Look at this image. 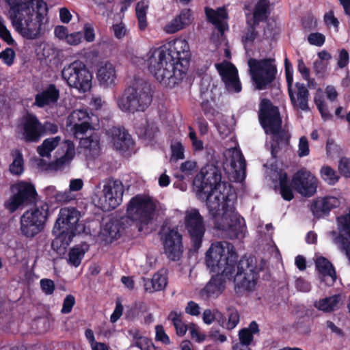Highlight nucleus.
Returning <instances> with one entry per match:
<instances>
[{"label": "nucleus", "instance_id": "f257e3e1", "mask_svg": "<svg viewBox=\"0 0 350 350\" xmlns=\"http://www.w3.org/2000/svg\"><path fill=\"white\" fill-rule=\"evenodd\" d=\"M221 180V171L214 163H206L193 180V187L198 199L206 202L215 228L225 232L230 239L245 237L244 219L236 212L235 193Z\"/></svg>", "mask_w": 350, "mask_h": 350}, {"label": "nucleus", "instance_id": "f03ea898", "mask_svg": "<svg viewBox=\"0 0 350 350\" xmlns=\"http://www.w3.org/2000/svg\"><path fill=\"white\" fill-rule=\"evenodd\" d=\"M190 56L188 42L185 40L176 39L151 49L144 62L149 72L161 84L172 88L186 75Z\"/></svg>", "mask_w": 350, "mask_h": 350}, {"label": "nucleus", "instance_id": "7ed1b4c3", "mask_svg": "<svg viewBox=\"0 0 350 350\" xmlns=\"http://www.w3.org/2000/svg\"><path fill=\"white\" fill-rule=\"evenodd\" d=\"M238 255L234 246L227 241L213 243L205 254V262L215 273L200 291L202 299L217 297L225 290L226 280L232 279Z\"/></svg>", "mask_w": 350, "mask_h": 350}, {"label": "nucleus", "instance_id": "20e7f679", "mask_svg": "<svg viewBox=\"0 0 350 350\" xmlns=\"http://www.w3.org/2000/svg\"><path fill=\"white\" fill-rule=\"evenodd\" d=\"M10 5L11 20L13 26L21 35L28 40L36 39L40 34L42 21L34 17L33 2H23V0H6Z\"/></svg>", "mask_w": 350, "mask_h": 350}, {"label": "nucleus", "instance_id": "39448f33", "mask_svg": "<svg viewBox=\"0 0 350 350\" xmlns=\"http://www.w3.org/2000/svg\"><path fill=\"white\" fill-rule=\"evenodd\" d=\"M152 97L150 84L142 79H135L124 90L122 96L118 100V105L124 112H144L150 105Z\"/></svg>", "mask_w": 350, "mask_h": 350}, {"label": "nucleus", "instance_id": "423d86ee", "mask_svg": "<svg viewBox=\"0 0 350 350\" xmlns=\"http://www.w3.org/2000/svg\"><path fill=\"white\" fill-rule=\"evenodd\" d=\"M80 216V212L75 207L60 209L58 218L53 228V234L56 236L51 244L53 249L59 242L62 245H68L79 232L78 228Z\"/></svg>", "mask_w": 350, "mask_h": 350}, {"label": "nucleus", "instance_id": "0eeeda50", "mask_svg": "<svg viewBox=\"0 0 350 350\" xmlns=\"http://www.w3.org/2000/svg\"><path fill=\"white\" fill-rule=\"evenodd\" d=\"M157 209L156 204L150 197L137 195L133 197L126 208V217L137 222L139 232L143 231L144 226L152 221Z\"/></svg>", "mask_w": 350, "mask_h": 350}, {"label": "nucleus", "instance_id": "6e6552de", "mask_svg": "<svg viewBox=\"0 0 350 350\" xmlns=\"http://www.w3.org/2000/svg\"><path fill=\"white\" fill-rule=\"evenodd\" d=\"M49 214V206L46 202L36 203L21 217V234L27 238L34 237L44 229Z\"/></svg>", "mask_w": 350, "mask_h": 350}, {"label": "nucleus", "instance_id": "1a4fd4ad", "mask_svg": "<svg viewBox=\"0 0 350 350\" xmlns=\"http://www.w3.org/2000/svg\"><path fill=\"white\" fill-rule=\"evenodd\" d=\"M236 267L237 272L232 277L236 293H242L254 290L258 279V268L254 258L243 256L236 262Z\"/></svg>", "mask_w": 350, "mask_h": 350}, {"label": "nucleus", "instance_id": "9d476101", "mask_svg": "<svg viewBox=\"0 0 350 350\" xmlns=\"http://www.w3.org/2000/svg\"><path fill=\"white\" fill-rule=\"evenodd\" d=\"M62 77L70 88L81 92L85 93L92 88V73L81 61L76 60L65 66L62 70Z\"/></svg>", "mask_w": 350, "mask_h": 350}, {"label": "nucleus", "instance_id": "9b49d317", "mask_svg": "<svg viewBox=\"0 0 350 350\" xmlns=\"http://www.w3.org/2000/svg\"><path fill=\"white\" fill-rule=\"evenodd\" d=\"M274 60L270 58L249 61L252 79L256 84V89L265 90L275 79L277 68L273 64Z\"/></svg>", "mask_w": 350, "mask_h": 350}, {"label": "nucleus", "instance_id": "f8f14e48", "mask_svg": "<svg viewBox=\"0 0 350 350\" xmlns=\"http://www.w3.org/2000/svg\"><path fill=\"white\" fill-rule=\"evenodd\" d=\"M184 224L192 250L198 252L202 246L206 232L204 217L196 208L187 210L185 214Z\"/></svg>", "mask_w": 350, "mask_h": 350}, {"label": "nucleus", "instance_id": "ddd939ff", "mask_svg": "<svg viewBox=\"0 0 350 350\" xmlns=\"http://www.w3.org/2000/svg\"><path fill=\"white\" fill-rule=\"evenodd\" d=\"M163 240L164 253L167 258L172 261L180 259L183 253V236L178 232V227L172 228L163 226L159 231Z\"/></svg>", "mask_w": 350, "mask_h": 350}, {"label": "nucleus", "instance_id": "4468645a", "mask_svg": "<svg viewBox=\"0 0 350 350\" xmlns=\"http://www.w3.org/2000/svg\"><path fill=\"white\" fill-rule=\"evenodd\" d=\"M16 193L5 202V208L10 213L35 203L38 196L34 185L30 183L21 181L16 184Z\"/></svg>", "mask_w": 350, "mask_h": 350}, {"label": "nucleus", "instance_id": "2eb2a0df", "mask_svg": "<svg viewBox=\"0 0 350 350\" xmlns=\"http://www.w3.org/2000/svg\"><path fill=\"white\" fill-rule=\"evenodd\" d=\"M259 122L266 134L272 130L275 131L282 126V118L278 107L274 106L270 100L264 98L261 100L258 113Z\"/></svg>", "mask_w": 350, "mask_h": 350}, {"label": "nucleus", "instance_id": "dca6fc26", "mask_svg": "<svg viewBox=\"0 0 350 350\" xmlns=\"http://www.w3.org/2000/svg\"><path fill=\"white\" fill-rule=\"evenodd\" d=\"M291 184L298 193L311 197L317 192L318 180L310 172L301 168L293 174Z\"/></svg>", "mask_w": 350, "mask_h": 350}, {"label": "nucleus", "instance_id": "f3484780", "mask_svg": "<svg viewBox=\"0 0 350 350\" xmlns=\"http://www.w3.org/2000/svg\"><path fill=\"white\" fill-rule=\"evenodd\" d=\"M226 90L230 93H239L242 90L238 70L231 62L224 61L215 64Z\"/></svg>", "mask_w": 350, "mask_h": 350}, {"label": "nucleus", "instance_id": "a211bd4d", "mask_svg": "<svg viewBox=\"0 0 350 350\" xmlns=\"http://www.w3.org/2000/svg\"><path fill=\"white\" fill-rule=\"evenodd\" d=\"M124 192V186L120 180H109L103 189V208L107 211L115 209L122 203Z\"/></svg>", "mask_w": 350, "mask_h": 350}, {"label": "nucleus", "instance_id": "6ab92c4d", "mask_svg": "<svg viewBox=\"0 0 350 350\" xmlns=\"http://www.w3.org/2000/svg\"><path fill=\"white\" fill-rule=\"evenodd\" d=\"M23 139L27 143L40 141L44 133V128L36 115L28 113L23 118L21 125Z\"/></svg>", "mask_w": 350, "mask_h": 350}, {"label": "nucleus", "instance_id": "aec40b11", "mask_svg": "<svg viewBox=\"0 0 350 350\" xmlns=\"http://www.w3.org/2000/svg\"><path fill=\"white\" fill-rule=\"evenodd\" d=\"M340 205L339 198L326 196L315 198L310 205V210L315 218L320 219L328 216L332 209L339 207Z\"/></svg>", "mask_w": 350, "mask_h": 350}, {"label": "nucleus", "instance_id": "412c9836", "mask_svg": "<svg viewBox=\"0 0 350 350\" xmlns=\"http://www.w3.org/2000/svg\"><path fill=\"white\" fill-rule=\"evenodd\" d=\"M59 95V90L55 84L51 83L35 95L33 105L38 108L53 105L58 101Z\"/></svg>", "mask_w": 350, "mask_h": 350}, {"label": "nucleus", "instance_id": "4be33fe9", "mask_svg": "<svg viewBox=\"0 0 350 350\" xmlns=\"http://www.w3.org/2000/svg\"><path fill=\"white\" fill-rule=\"evenodd\" d=\"M204 12L207 21L215 25L220 35L223 36L225 31L228 29V24L223 22V20L228 18L226 9L224 7H219L214 10L205 7Z\"/></svg>", "mask_w": 350, "mask_h": 350}, {"label": "nucleus", "instance_id": "5701e85b", "mask_svg": "<svg viewBox=\"0 0 350 350\" xmlns=\"http://www.w3.org/2000/svg\"><path fill=\"white\" fill-rule=\"evenodd\" d=\"M111 134V142L117 150L126 152L133 148L134 142L124 128L113 127Z\"/></svg>", "mask_w": 350, "mask_h": 350}, {"label": "nucleus", "instance_id": "b1692460", "mask_svg": "<svg viewBox=\"0 0 350 350\" xmlns=\"http://www.w3.org/2000/svg\"><path fill=\"white\" fill-rule=\"evenodd\" d=\"M96 77L100 85L103 87L115 85L117 75L114 66L110 62H105L98 68Z\"/></svg>", "mask_w": 350, "mask_h": 350}, {"label": "nucleus", "instance_id": "393cba45", "mask_svg": "<svg viewBox=\"0 0 350 350\" xmlns=\"http://www.w3.org/2000/svg\"><path fill=\"white\" fill-rule=\"evenodd\" d=\"M192 12L189 8L183 9L180 14L166 26V31L173 33L184 29L192 22Z\"/></svg>", "mask_w": 350, "mask_h": 350}, {"label": "nucleus", "instance_id": "a878e982", "mask_svg": "<svg viewBox=\"0 0 350 350\" xmlns=\"http://www.w3.org/2000/svg\"><path fill=\"white\" fill-rule=\"evenodd\" d=\"M297 88L296 96L294 94V100L291 103L294 109L308 111L310 110L308 106L309 91L304 83L297 82L295 83Z\"/></svg>", "mask_w": 350, "mask_h": 350}, {"label": "nucleus", "instance_id": "bb28decb", "mask_svg": "<svg viewBox=\"0 0 350 350\" xmlns=\"http://www.w3.org/2000/svg\"><path fill=\"white\" fill-rule=\"evenodd\" d=\"M268 135H272V143L271 145V157L273 159H276L278 157V153L280 150V145H287L288 144L290 136L287 131H286L284 129H282V126H280L279 129H277L275 131H272V130L269 131Z\"/></svg>", "mask_w": 350, "mask_h": 350}, {"label": "nucleus", "instance_id": "cd10ccee", "mask_svg": "<svg viewBox=\"0 0 350 350\" xmlns=\"http://www.w3.org/2000/svg\"><path fill=\"white\" fill-rule=\"evenodd\" d=\"M270 2L269 0H258L255 5L253 12V18L254 25H258L260 22L267 21L269 16Z\"/></svg>", "mask_w": 350, "mask_h": 350}, {"label": "nucleus", "instance_id": "c85d7f7f", "mask_svg": "<svg viewBox=\"0 0 350 350\" xmlns=\"http://www.w3.org/2000/svg\"><path fill=\"white\" fill-rule=\"evenodd\" d=\"M278 176L280 194L284 200L291 201L294 198V193L292 184L288 181V174L285 172L280 171Z\"/></svg>", "mask_w": 350, "mask_h": 350}, {"label": "nucleus", "instance_id": "c756f323", "mask_svg": "<svg viewBox=\"0 0 350 350\" xmlns=\"http://www.w3.org/2000/svg\"><path fill=\"white\" fill-rule=\"evenodd\" d=\"M80 145L88 150L92 156H96L100 152V138L97 133H92L89 137L80 139Z\"/></svg>", "mask_w": 350, "mask_h": 350}, {"label": "nucleus", "instance_id": "7c9ffc66", "mask_svg": "<svg viewBox=\"0 0 350 350\" xmlns=\"http://www.w3.org/2000/svg\"><path fill=\"white\" fill-rule=\"evenodd\" d=\"M316 268L323 276H329L333 280L336 278V273L333 265L323 256L318 257L315 261Z\"/></svg>", "mask_w": 350, "mask_h": 350}, {"label": "nucleus", "instance_id": "2f4dec72", "mask_svg": "<svg viewBox=\"0 0 350 350\" xmlns=\"http://www.w3.org/2000/svg\"><path fill=\"white\" fill-rule=\"evenodd\" d=\"M148 7V2L144 0L138 1L135 6V14L138 21V27L141 31H144L148 27L146 15Z\"/></svg>", "mask_w": 350, "mask_h": 350}, {"label": "nucleus", "instance_id": "473e14b6", "mask_svg": "<svg viewBox=\"0 0 350 350\" xmlns=\"http://www.w3.org/2000/svg\"><path fill=\"white\" fill-rule=\"evenodd\" d=\"M62 138L60 136L45 139L42 144L37 148V152L42 157H47L51 152L59 144Z\"/></svg>", "mask_w": 350, "mask_h": 350}, {"label": "nucleus", "instance_id": "72a5a7b5", "mask_svg": "<svg viewBox=\"0 0 350 350\" xmlns=\"http://www.w3.org/2000/svg\"><path fill=\"white\" fill-rule=\"evenodd\" d=\"M200 107L204 116L211 122L214 121L217 116L219 113L217 110L216 98L214 96H211V100L206 99L202 100Z\"/></svg>", "mask_w": 350, "mask_h": 350}, {"label": "nucleus", "instance_id": "f704fd0d", "mask_svg": "<svg viewBox=\"0 0 350 350\" xmlns=\"http://www.w3.org/2000/svg\"><path fill=\"white\" fill-rule=\"evenodd\" d=\"M129 334L133 337L134 345L141 350H161L155 347L150 340L139 335L137 329H131Z\"/></svg>", "mask_w": 350, "mask_h": 350}, {"label": "nucleus", "instance_id": "c9c22d12", "mask_svg": "<svg viewBox=\"0 0 350 350\" xmlns=\"http://www.w3.org/2000/svg\"><path fill=\"white\" fill-rule=\"evenodd\" d=\"M11 155L14 159L10 165V172L14 175H21L24 172V159L23 154L19 150L15 149L11 152Z\"/></svg>", "mask_w": 350, "mask_h": 350}, {"label": "nucleus", "instance_id": "e433bc0d", "mask_svg": "<svg viewBox=\"0 0 350 350\" xmlns=\"http://www.w3.org/2000/svg\"><path fill=\"white\" fill-rule=\"evenodd\" d=\"M340 301V295L338 294L321 299L314 306L320 310L331 312L335 309Z\"/></svg>", "mask_w": 350, "mask_h": 350}, {"label": "nucleus", "instance_id": "4c0bfd02", "mask_svg": "<svg viewBox=\"0 0 350 350\" xmlns=\"http://www.w3.org/2000/svg\"><path fill=\"white\" fill-rule=\"evenodd\" d=\"M66 147V152L64 154L55 161V165L57 167H62L64 165L70 163L75 155V148L72 141L66 139L64 142Z\"/></svg>", "mask_w": 350, "mask_h": 350}, {"label": "nucleus", "instance_id": "58836bf2", "mask_svg": "<svg viewBox=\"0 0 350 350\" xmlns=\"http://www.w3.org/2000/svg\"><path fill=\"white\" fill-rule=\"evenodd\" d=\"M85 122H92V118L86 110H74L68 118V124H80Z\"/></svg>", "mask_w": 350, "mask_h": 350}, {"label": "nucleus", "instance_id": "ea45409f", "mask_svg": "<svg viewBox=\"0 0 350 350\" xmlns=\"http://www.w3.org/2000/svg\"><path fill=\"white\" fill-rule=\"evenodd\" d=\"M85 251L81 247H74L68 253V262L77 267L80 265Z\"/></svg>", "mask_w": 350, "mask_h": 350}, {"label": "nucleus", "instance_id": "a19ab883", "mask_svg": "<svg viewBox=\"0 0 350 350\" xmlns=\"http://www.w3.org/2000/svg\"><path fill=\"white\" fill-rule=\"evenodd\" d=\"M320 174L321 178L329 185H334L339 179L336 172L328 165H324L321 168Z\"/></svg>", "mask_w": 350, "mask_h": 350}, {"label": "nucleus", "instance_id": "79ce46f5", "mask_svg": "<svg viewBox=\"0 0 350 350\" xmlns=\"http://www.w3.org/2000/svg\"><path fill=\"white\" fill-rule=\"evenodd\" d=\"M226 318L224 317L223 314L216 311L215 312H212L211 310L207 309L205 310L203 312V321L206 324H211L215 321H217L218 323L221 325L224 326V324L226 322Z\"/></svg>", "mask_w": 350, "mask_h": 350}, {"label": "nucleus", "instance_id": "37998d69", "mask_svg": "<svg viewBox=\"0 0 350 350\" xmlns=\"http://www.w3.org/2000/svg\"><path fill=\"white\" fill-rule=\"evenodd\" d=\"M31 0H27L29 2ZM33 5L32 9L34 10V17L39 18L40 21H43L44 14L48 12V8L46 2L43 0H32Z\"/></svg>", "mask_w": 350, "mask_h": 350}, {"label": "nucleus", "instance_id": "c03bdc74", "mask_svg": "<svg viewBox=\"0 0 350 350\" xmlns=\"http://www.w3.org/2000/svg\"><path fill=\"white\" fill-rule=\"evenodd\" d=\"M70 125L71 126V124ZM72 131L73 133V135L77 139L83 138V136L88 130L93 129L92 122H89L72 124Z\"/></svg>", "mask_w": 350, "mask_h": 350}, {"label": "nucleus", "instance_id": "a18cd8bd", "mask_svg": "<svg viewBox=\"0 0 350 350\" xmlns=\"http://www.w3.org/2000/svg\"><path fill=\"white\" fill-rule=\"evenodd\" d=\"M183 314L176 311H171L167 317V319L170 321L174 328H196L194 324H191L189 326L184 325L182 321Z\"/></svg>", "mask_w": 350, "mask_h": 350}, {"label": "nucleus", "instance_id": "49530a36", "mask_svg": "<svg viewBox=\"0 0 350 350\" xmlns=\"http://www.w3.org/2000/svg\"><path fill=\"white\" fill-rule=\"evenodd\" d=\"M258 331V329H240L239 332L240 342L245 345H250L254 334H256Z\"/></svg>", "mask_w": 350, "mask_h": 350}, {"label": "nucleus", "instance_id": "de8ad7c7", "mask_svg": "<svg viewBox=\"0 0 350 350\" xmlns=\"http://www.w3.org/2000/svg\"><path fill=\"white\" fill-rule=\"evenodd\" d=\"M0 38L3 40L8 44L13 45L14 40L12 38L10 31L8 29L4 24L3 18L0 16Z\"/></svg>", "mask_w": 350, "mask_h": 350}, {"label": "nucleus", "instance_id": "09e8293b", "mask_svg": "<svg viewBox=\"0 0 350 350\" xmlns=\"http://www.w3.org/2000/svg\"><path fill=\"white\" fill-rule=\"evenodd\" d=\"M185 148L180 142H176L171 145L172 159L178 161L185 158Z\"/></svg>", "mask_w": 350, "mask_h": 350}, {"label": "nucleus", "instance_id": "8fccbe9b", "mask_svg": "<svg viewBox=\"0 0 350 350\" xmlns=\"http://www.w3.org/2000/svg\"><path fill=\"white\" fill-rule=\"evenodd\" d=\"M227 328H234L239 322L240 316L239 312L234 308L228 310Z\"/></svg>", "mask_w": 350, "mask_h": 350}, {"label": "nucleus", "instance_id": "3c124183", "mask_svg": "<svg viewBox=\"0 0 350 350\" xmlns=\"http://www.w3.org/2000/svg\"><path fill=\"white\" fill-rule=\"evenodd\" d=\"M152 279L154 282V286H156L158 291L163 289L167 285V278L161 271H158L154 273Z\"/></svg>", "mask_w": 350, "mask_h": 350}, {"label": "nucleus", "instance_id": "603ef678", "mask_svg": "<svg viewBox=\"0 0 350 350\" xmlns=\"http://www.w3.org/2000/svg\"><path fill=\"white\" fill-rule=\"evenodd\" d=\"M15 51L12 48H6L1 53H0V59L8 66L13 64L15 59Z\"/></svg>", "mask_w": 350, "mask_h": 350}, {"label": "nucleus", "instance_id": "864d4df0", "mask_svg": "<svg viewBox=\"0 0 350 350\" xmlns=\"http://www.w3.org/2000/svg\"><path fill=\"white\" fill-rule=\"evenodd\" d=\"M308 41L312 45L321 46L325 43V37L321 33H311L308 36Z\"/></svg>", "mask_w": 350, "mask_h": 350}, {"label": "nucleus", "instance_id": "5fc2aeb1", "mask_svg": "<svg viewBox=\"0 0 350 350\" xmlns=\"http://www.w3.org/2000/svg\"><path fill=\"white\" fill-rule=\"evenodd\" d=\"M314 103L321 115V117L324 120L330 119L332 118V115L329 113L327 107L323 100L321 98H314Z\"/></svg>", "mask_w": 350, "mask_h": 350}, {"label": "nucleus", "instance_id": "6e6d98bb", "mask_svg": "<svg viewBox=\"0 0 350 350\" xmlns=\"http://www.w3.org/2000/svg\"><path fill=\"white\" fill-rule=\"evenodd\" d=\"M338 170L343 176L350 178V159L341 158L339 161Z\"/></svg>", "mask_w": 350, "mask_h": 350}, {"label": "nucleus", "instance_id": "4d7b16f0", "mask_svg": "<svg viewBox=\"0 0 350 350\" xmlns=\"http://www.w3.org/2000/svg\"><path fill=\"white\" fill-rule=\"evenodd\" d=\"M75 298L72 295H68L64 299L61 312L62 314H68L72 311L75 304Z\"/></svg>", "mask_w": 350, "mask_h": 350}, {"label": "nucleus", "instance_id": "13d9d810", "mask_svg": "<svg viewBox=\"0 0 350 350\" xmlns=\"http://www.w3.org/2000/svg\"><path fill=\"white\" fill-rule=\"evenodd\" d=\"M40 284L42 291L46 295H52L53 293L55 286L52 280L44 278L40 280Z\"/></svg>", "mask_w": 350, "mask_h": 350}, {"label": "nucleus", "instance_id": "bf43d9fd", "mask_svg": "<svg viewBox=\"0 0 350 350\" xmlns=\"http://www.w3.org/2000/svg\"><path fill=\"white\" fill-rule=\"evenodd\" d=\"M309 152L308 141L305 136H302L300 137L299 142L298 155L300 157H303L308 155Z\"/></svg>", "mask_w": 350, "mask_h": 350}, {"label": "nucleus", "instance_id": "052dcab7", "mask_svg": "<svg viewBox=\"0 0 350 350\" xmlns=\"http://www.w3.org/2000/svg\"><path fill=\"white\" fill-rule=\"evenodd\" d=\"M196 162L192 161H186L183 162L180 167V170L187 176L192 175L196 171Z\"/></svg>", "mask_w": 350, "mask_h": 350}, {"label": "nucleus", "instance_id": "680f3d73", "mask_svg": "<svg viewBox=\"0 0 350 350\" xmlns=\"http://www.w3.org/2000/svg\"><path fill=\"white\" fill-rule=\"evenodd\" d=\"M248 25H250V29L248 31L245 33L244 36L245 42H252L254 41L257 36V31H256V27L258 25H254V22H248Z\"/></svg>", "mask_w": 350, "mask_h": 350}, {"label": "nucleus", "instance_id": "e2e57ef3", "mask_svg": "<svg viewBox=\"0 0 350 350\" xmlns=\"http://www.w3.org/2000/svg\"><path fill=\"white\" fill-rule=\"evenodd\" d=\"M185 312L192 316H198L200 314L199 305L193 301H189L185 307Z\"/></svg>", "mask_w": 350, "mask_h": 350}, {"label": "nucleus", "instance_id": "0e129e2a", "mask_svg": "<svg viewBox=\"0 0 350 350\" xmlns=\"http://www.w3.org/2000/svg\"><path fill=\"white\" fill-rule=\"evenodd\" d=\"M83 39V35L81 32H74L72 33H68L66 41L68 44L70 45H77L80 42H81Z\"/></svg>", "mask_w": 350, "mask_h": 350}, {"label": "nucleus", "instance_id": "69168bd1", "mask_svg": "<svg viewBox=\"0 0 350 350\" xmlns=\"http://www.w3.org/2000/svg\"><path fill=\"white\" fill-rule=\"evenodd\" d=\"M349 60V56L347 51L345 49L340 50L339 53V58L338 60V66L340 68H345L348 65Z\"/></svg>", "mask_w": 350, "mask_h": 350}, {"label": "nucleus", "instance_id": "338daca9", "mask_svg": "<svg viewBox=\"0 0 350 350\" xmlns=\"http://www.w3.org/2000/svg\"><path fill=\"white\" fill-rule=\"evenodd\" d=\"M297 70L301 73L302 77L305 80H308L310 78V70L306 66L304 60L302 59H298L297 62Z\"/></svg>", "mask_w": 350, "mask_h": 350}, {"label": "nucleus", "instance_id": "774afa93", "mask_svg": "<svg viewBox=\"0 0 350 350\" xmlns=\"http://www.w3.org/2000/svg\"><path fill=\"white\" fill-rule=\"evenodd\" d=\"M55 36L60 40L66 39L68 35V28L63 25H58L54 29Z\"/></svg>", "mask_w": 350, "mask_h": 350}]
</instances>
